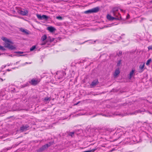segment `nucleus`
Returning <instances> with one entry per match:
<instances>
[{"label":"nucleus","mask_w":152,"mask_h":152,"mask_svg":"<svg viewBox=\"0 0 152 152\" xmlns=\"http://www.w3.org/2000/svg\"><path fill=\"white\" fill-rule=\"evenodd\" d=\"M110 14H107V18L109 20H121V17L118 12V9L117 8L113 9L110 12Z\"/></svg>","instance_id":"nucleus-1"},{"label":"nucleus","mask_w":152,"mask_h":152,"mask_svg":"<svg viewBox=\"0 0 152 152\" xmlns=\"http://www.w3.org/2000/svg\"><path fill=\"white\" fill-rule=\"evenodd\" d=\"M1 39L5 42L4 47L5 48L11 50H14L16 48L15 47L12 45L13 42L3 37L1 38Z\"/></svg>","instance_id":"nucleus-2"},{"label":"nucleus","mask_w":152,"mask_h":152,"mask_svg":"<svg viewBox=\"0 0 152 152\" xmlns=\"http://www.w3.org/2000/svg\"><path fill=\"white\" fill-rule=\"evenodd\" d=\"M10 105L7 104H5L2 105L1 107H0V114L2 113H5L7 111H10Z\"/></svg>","instance_id":"nucleus-3"},{"label":"nucleus","mask_w":152,"mask_h":152,"mask_svg":"<svg viewBox=\"0 0 152 152\" xmlns=\"http://www.w3.org/2000/svg\"><path fill=\"white\" fill-rule=\"evenodd\" d=\"M53 142H50L48 143L45 145L42 146L39 149V151L41 152L47 149L51 145L53 144Z\"/></svg>","instance_id":"nucleus-4"},{"label":"nucleus","mask_w":152,"mask_h":152,"mask_svg":"<svg viewBox=\"0 0 152 152\" xmlns=\"http://www.w3.org/2000/svg\"><path fill=\"white\" fill-rule=\"evenodd\" d=\"M66 75V73L63 71H58L56 73V77L58 79H62Z\"/></svg>","instance_id":"nucleus-5"},{"label":"nucleus","mask_w":152,"mask_h":152,"mask_svg":"<svg viewBox=\"0 0 152 152\" xmlns=\"http://www.w3.org/2000/svg\"><path fill=\"white\" fill-rule=\"evenodd\" d=\"M99 10V8L98 7H96L90 10L86 11L84 12L86 14L91 13H96L98 12Z\"/></svg>","instance_id":"nucleus-6"},{"label":"nucleus","mask_w":152,"mask_h":152,"mask_svg":"<svg viewBox=\"0 0 152 152\" xmlns=\"http://www.w3.org/2000/svg\"><path fill=\"white\" fill-rule=\"evenodd\" d=\"M40 81V79L37 78H33L30 81L29 83L33 85H37Z\"/></svg>","instance_id":"nucleus-7"},{"label":"nucleus","mask_w":152,"mask_h":152,"mask_svg":"<svg viewBox=\"0 0 152 152\" xmlns=\"http://www.w3.org/2000/svg\"><path fill=\"white\" fill-rule=\"evenodd\" d=\"M37 16L38 18L40 20H47L48 18V17L45 15H43L42 16L39 14H37Z\"/></svg>","instance_id":"nucleus-8"},{"label":"nucleus","mask_w":152,"mask_h":152,"mask_svg":"<svg viewBox=\"0 0 152 152\" xmlns=\"http://www.w3.org/2000/svg\"><path fill=\"white\" fill-rule=\"evenodd\" d=\"M18 12L23 15H26L28 13V11L26 10L23 9L22 10H18Z\"/></svg>","instance_id":"nucleus-9"},{"label":"nucleus","mask_w":152,"mask_h":152,"mask_svg":"<svg viewBox=\"0 0 152 152\" xmlns=\"http://www.w3.org/2000/svg\"><path fill=\"white\" fill-rule=\"evenodd\" d=\"M120 73V71L119 68H117L113 73V75L114 78L116 77Z\"/></svg>","instance_id":"nucleus-10"},{"label":"nucleus","mask_w":152,"mask_h":152,"mask_svg":"<svg viewBox=\"0 0 152 152\" xmlns=\"http://www.w3.org/2000/svg\"><path fill=\"white\" fill-rule=\"evenodd\" d=\"M98 83V80H94L93 82H92L91 84L90 85L91 87V88L94 87L95 86L97 85Z\"/></svg>","instance_id":"nucleus-11"},{"label":"nucleus","mask_w":152,"mask_h":152,"mask_svg":"<svg viewBox=\"0 0 152 152\" xmlns=\"http://www.w3.org/2000/svg\"><path fill=\"white\" fill-rule=\"evenodd\" d=\"M29 128V126H28V125H25L21 127H20V129L22 132L25 131L28 129Z\"/></svg>","instance_id":"nucleus-12"},{"label":"nucleus","mask_w":152,"mask_h":152,"mask_svg":"<svg viewBox=\"0 0 152 152\" xmlns=\"http://www.w3.org/2000/svg\"><path fill=\"white\" fill-rule=\"evenodd\" d=\"M134 71V70L132 69V71L130 72L129 73V75L128 77V78L129 79H131V78L133 77Z\"/></svg>","instance_id":"nucleus-13"},{"label":"nucleus","mask_w":152,"mask_h":152,"mask_svg":"<svg viewBox=\"0 0 152 152\" xmlns=\"http://www.w3.org/2000/svg\"><path fill=\"white\" fill-rule=\"evenodd\" d=\"M47 29L50 32H52L55 31L56 30L55 28L52 26H49L48 27Z\"/></svg>","instance_id":"nucleus-14"},{"label":"nucleus","mask_w":152,"mask_h":152,"mask_svg":"<svg viewBox=\"0 0 152 152\" xmlns=\"http://www.w3.org/2000/svg\"><path fill=\"white\" fill-rule=\"evenodd\" d=\"M50 100L51 98L50 97H46L45 98L43 101L45 104H47L48 103Z\"/></svg>","instance_id":"nucleus-15"},{"label":"nucleus","mask_w":152,"mask_h":152,"mask_svg":"<svg viewBox=\"0 0 152 152\" xmlns=\"http://www.w3.org/2000/svg\"><path fill=\"white\" fill-rule=\"evenodd\" d=\"M9 89L10 91L14 92L15 88L13 85H10L9 86Z\"/></svg>","instance_id":"nucleus-16"},{"label":"nucleus","mask_w":152,"mask_h":152,"mask_svg":"<svg viewBox=\"0 0 152 152\" xmlns=\"http://www.w3.org/2000/svg\"><path fill=\"white\" fill-rule=\"evenodd\" d=\"M145 111V110L144 109H141L138 110L137 111H136L135 112L133 113H132V114H136V113H141L142 112H143Z\"/></svg>","instance_id":"nucleus-17"},{"label":"nucleus","mask_w":152,"mask_h":152,"mask_svg":"<svg viewBox=\"0 0 152 152\" xmlns=\"http://www.w3.org/2000/svg\"><path fill=\"white\" fill-rule=\"evenodd\" d=\"M101 115H102L103 116H104L105 117H109L112 116L114 115V114H112L108 113H107V114H104L103 115H102V114Z\"/></svg>","instance_id":"nucleus-18"},{"label":"nucleus","mask_w":152,"mask_h":152,"mask_svg":"<svg viewBox=\"0 0 152 152\" xmlns=\"http://www.w3.org/2000/svg\"><path fill=\"white\" fill-rule=\"evenodd\" d=\"M118 24H114V23H111V24H109V25H105L104 26V27H111L112 26H114V25H117Z\"/></svg>","instance_id":"nucleus-19"},{"label":"nucleus","mask_w":152,"mask_h":152,"mask_svg":"<svg viewBox=\"0 0 152 152\" xmlns=\"http://www.w3.org/2000/svg\"><path fill=\"white\" fill-rule=\"evenodd\" d=\"M76 134L75 132H70L69 134V135L71 137H73L74 135V134Z\"/></svg>","instance_id":"nucleus-20"},{"label":"nucleus","mask_w":152,"mask_h":152,"mask_svg":"<svg viewBox=\"0 0 152 152\" xmlns=\"http://www.w3.org/2000/svg\"><path fill=\"white\" fill-rule=\"evenodd\" d=\"M47 39V36L46 35H44L41 38V40L42 41H44Z\"/></svg>","instance_id":"nucleus-21"},{"label":"nucleus","mask_w":152,"mask_h":152,"mask_svg":"<svg viewBox=\"0 0 152 152\" xmlns=\"http://www.w3.org/2000/svg\"><path fill=\"white\" fill-rule=\"evenodd\" d=\"M47 39L48 40H49L50 42H52L54 40V38L49 37Z\"/></svg>","instance_id":"nucleus-22"},{"label":"nucleus","mask_w":152,"mask_h":152,"mask_svg":"<svg viewBox=\"0 0 152 152\" xmlns=\"http://www.w3.org/2000/svg\"><path fill=\"white\" fill-rule=\"evenodd\" d=\"M151 61V58L148 59L147 61L146 64L148 66L149 65V64Z\"/></svg>","instance_id":"nucleus-23"},{"label":"nucleus","mask_w":152,"mask_h":152,"mask_svg":"<svg viewBox=\"0 0 152 152\" xmlns=\"http://www.w3.org/2000/svg\"><path fill=\"white\" fill-rule=\"evenodd\" d=\"M20 30L21 31L23 32L24 33H25L26 34H28V32H27V31L24 29H23V28H21V29H20Z\"/></svg>","instance_id":"nucleus-24"},{"label":"nucleus","mask_w":152,"mask_h":152,"mask_svg":"<svg viewBox=\"0 0 152 152\" xmlns=\"http://www.w3.org/2000/svg\"><path fill=\"white\" fill-rule=\"evenodd\" d=\"M144 67V64H143L142 65L141 64L139 66V68L141 69H142Z\"/></svg>","instance_id":"nucleus-25"},{"label":"nucleus","mask_w":152,"mask_h":152,"mask_svg":"<svg viewBox=\"0 0 152 152\" xmlns=\"http://www.w3.org/2000/svg\"><path fill=\"white\" fill-rule=\"evenodd\" d=\"M0 50L4 51L6 50V49L4 47L1 46L0 45Z\"/></svg>","instance_id":"nucleus-26"},{"label":"nucleus","mask_w":152,"mask_h":152,"mask_svg":"<svg viewBox=\"0 0 152 152\" xmlns=\"http://www.w3.org/2000/svg\"><path fill=\"white\" fill-rule=\"evenodd\" d=\"M35 48H36V46H33L30 48V50L31 51H33Z\"/></svg>","instance_id":"nucleus-27"},{"label":"nucleus","mask_w":152,"mask_h":152,"mask_svg":"<svg viewBox=\"0 0 152 152\" xmlns=\"http://www.w3.org/2000/svg\"><path fill=\"white\" fill-rule=\"evenodd\" d=\"M14 53H16L22 54L23 53V52H22V51H18L15 52H14Z\"/></svg>","instance_id":"nucleus-28"},{"label":"nucleus","mask_w":152,"mask_h":152,"mask_svg":"<svg viewBox=\"0 0 152 152\" xmlns=\"http://www.w3.org/2000/svg\"><path fill=\"white\" fill-rule=\"evenodd\" d=\"M96 148H94L92 149L91 150H89V151L90 152H94L95 151H96Z\"/></svg>","instance_id":"nucleus-29"},{"label":"nucleus","mask_w":152,"mask_h":152,"mask_svg":"<svg viewBox=\"0 0 152 152\" xmlns=\"http://www.w3.org/2000/svg\"><path fill=\"white\" fill-rule=\"evenodd\" d=\"M56 18L59 20H62V18L61 16H59L56 17Z\"/></svg>","instance_id":"nucleus-30"},{"label":"nucleus","mask_w":152,"mask_h":152,"mask_svg":"<svg viewBox=\"0 0 152 152\" xmlns=\"http://www.w3.org/2000/svg\"><path fill=\"white\" fill-rule=\"evenodd\" d=\"M148 49L149 50H152V45L148 46Z\"/></svg>","instance_id":"nucleus-31"},{"label":"nucleus","mask_w":152,"mask_h":152,"mask_svg":"<svg viewBox=\"0 0 152 152\" xmlns=\"http://www.w3.org/2000/svg\"><path fill=\"white\" fill-rule=\"evenodd\" d=\"M121 60H119L118 61V62L117 63V65L118 66H119L120 65V64L121 63Z\"/></svg>","instance_id":"nucleus-32"},{"label":"nucleus","mask_w":152,"mask_h":152,"mask_svg":"<svg viewBox=\"0 0 152 152\" xmlns=\"http://www.w3.org/2000/svg\"><path fill=\"white\" fill-rule=\"evenodd\" d=\"M115 115H121V116H124V115H125V114H115Z\"/></svg>","instance_id":"nucleus-33"},{"label":"nucleus","mask_w":152,"mask_h":152,"mask_svg":"<svg viewBox=\"0 0 152 152\" xmlns=\"http://www.w3.org/2000/svg\"><path fill=\"white\" fill-rule=\"evenodd\" d=\"M2 91H0V96H3L4 94H2Z\"/></svg>","instance_id":"nucleus-34"},{"label":"nucleus","mask_w":152,"mask_h":152,"mask_svg":"<svg viewBox=\"0 0 152 152\" xmlns=\"http://www.w3.org/2000/svg\"><path fill=\"white\" fill-rule=\"evenodd\" d=\"M6 66V65H3L1 66V68H2V69L4 68Z\"/></svg>","instance_id":"nucleus-35"},{"label":"nucleus","mask_w":152,"mask_h":152,"mask_svg":"<svg viewBox=\"0 0 152 152\" xmlns=\"http://www.w3.org/2000/svg\"><path fill=\"white\" fill-rule=\"evenodd\" d=\"M120 10L121 12H125V11L123 9H120Z\"/></svg>","instance_id":"nucleus-36"},{"label":"nucleus","mask_w":152,"mask_h":152,"mask_svg":"<svg viewBox=\"0 0 152 152\" xmlns=\"http://www.w3.org/2000/svg\"><path fill=\"white\" fill-rule=\"evenodd\" d=\"M118 54L119 55H121L122 54V52H121V51H119Z\"/></svg>","instance_id":"nucleus-37"},{"label":"nucleus","mask_w":152,"mask_h":152,"mask_svg":"<svg viewBox=\"0 0 152 152\" xmlns=\"http://www.w3.org/2000/svg\"><path fill=\"white\" fill-rule=\"evenodd\" d=\"M25 55H18V56H24Z\"/></svg>","instance_id":"nucleus-38"},{"label":"nucleus","mask_w":152,"mask_h":152,"mask_svg":"<svg viewBox=\"0 0 152 152\" xmlns=\"http://www.w3.org/2000/svg\"><path fill=\"white\" fill-rule=\"evenodd\" d=\"M19 62V61L17 62L15 64H18Z\"/></svg>","instance_id":"nucleus-39"},{"label":"nucleus","mask_w":152,"mask_h":152,"mask_svg":"<svg viewBox=\"0 0 152 152\" xmlns=\"http://www.w3.org/2000/svg\"><path fill=\"white\" fill-rule=\"evenodd\" d=\"M7 71H10L11 70V69H7Z\"/></svg>","instance_id":"nucleus-40"},{"label":"nucleus","mask_w":152,"mask_h":152,"mask_svg":"<svg viewBox=\"0 0 152 152\" xmlns=\"http://www.w3.org/2000/svg\"><path fill=\"white\" fill-rule=\"evenodd\" d=\"M3 54V53H0V56L1 55H2Z\"/></svg>","instance_id":"nucleus-41"},{"label":"nucleus","mask_w":152,"mask_h":152,"mask_svg":"<svg viewBox=\"0 0 152 152\" xmlns=\"http://www.w3.org/2000/svg\"><path fill=\"white\" fill-rule=\"evenodd\" d=\"M84 114H81V113H80V115H83Z\"/></svg>","instance_id":"nucleus-42"},{"label":"nucleus","mask_w":152,"mask_h":152,"mask_svg":"<svg viewBox=\"0 0 152 152\" xmlns=\"http://www.w3.org/2000/svg\"><path fill=\"white\" fill-rule=\"evenodd\" d=\"M10 65H12V64H8V66H10Z\"/></svg>","instance_id":"nucleus-43"},{"label":"nucleus","mask_w":152,"mask_h":152,"mask_svg":"<svg viewBox=\"0 0 152 152\" xmlns=\"http://www.w3.org/2000/svg\"><path fill=\"white\" fill-rule=\"evenodd\" d=\"M149 113L150 114H152V113H151L150 112H149Z\"/></svg>","instance_id":"nucleus-44"},{"label":"nucleus","mask_w":152,"mask_h":152,"mask_svg":"<svg viewBox=\"0 0 152 152\" xmlns=\"http://www.w3.org/2000/svg\"><path fill=\"white\" fill-rule=\"evenodd\" d=\"M128 17H129V16H127L126 17H127V18H128Z\"/></svg>","instance_id":"nucleus-45"},{"label":"nucleus","mask_w":152,"mask_h":152,"mask_svg":"<svg viewBox=\"0 0 152 152\" xmlns=\"http://www.w3.org/2000/svg\"><path fill=\"white\" fill-rule=\"evenodd\" d=\"M44 43H42V44H41V45H44Z\"/></svg>","instance_id":"nucleus-46"},{"label":"nucleus","mask_w":152,"mask_h":152,"mask_svg":"<svg viewBox=\"0 0 152 152\" xmlns=\"http://www.w3.org/2000/svg\"><path fill=\"white\" fill-rule=\"evenodd\" d=\"M147 137H149H149L148 136V135H147Z\"/></svg>","instance_id":"nucleus-47"},{"label":"nucleus","mask_w":152,"mask_h":152,"mask_svg":"<svg viewBox=\"0 0 152 152\" xmlns=\"http://www.w3.org/2000/svg\"><path fill=\"white\" fill-rule=\"evenodd\" d=\"M116 134H118V131H117V132H116Z\"/></svg>","instance_id":"nucleus-48"},{"label":"nucleus","mask_w":152,"mask_h":152,"mask_svg":"<svg viewBox=\"0 0 152 152\" xmlns=\"http://www.w3.org/2000/svg\"><path fill=\"white\" fill-rule=\"evenodd\" d=\"M15 68H12V69H15Z\"/></svg>","instance_id":"nucleus-49"},{"label":"nucleus","mask_w":152,"mask_h":152,"mask_svg":"<svg viewBox=\"0 0 152 152\" xmlns=\"http://www.w3.org/2000/svg\"><path fill=\"white\" fill-rule=\"evenodd\" d=\"M128 16H129V15H128Z\"/></svg>","instance_id":"nucleus-50"},{"label":"nucleus","mask_w":152,"mask_h":152,"mask_svg":"<svg viewBox=\"0 0 152 152\" xmlns=\"http://www.w3.org/2000/svg\"><path fill=\"white\" fill-rule=\"evenodd\" d=\"M10 56H12V55H10Z\"/></svg>","instance_id":"nucleus-51"},{"label":"nucleus","mask_w":152,"mask_h":152,"mask_svg":"<svg viewBox=\"0 0 152 152\" xmlns=\"http://www.w3.org/2000/svg\"><path fill=\"white\" fill-rule=\"evenodd\" d=\"M129 139V138H127V139Z\"/></svg>","instance_id":"nucleus-52"},{"label":"nucleus","mask_w":152,"mask_h":152,"mask_svg":"<svg viewBox=\"0 0 152 152\" xmlns=\"http://www.w3.org/2000/svg\"><path fill=\"white\" fill-rule=\"evenodd\" d=\"M113 150H111V151H113Z\"/></svg>","instance_id":"nucleus-53"},{"label":"nucleus","mask_w":152,"mask_h":152,"mask_svg":"<svg viewBox=\"0 0 152 152\" xmlns=\"http://www.w3.org/2000/svg\"><path fill=\"white\" fill-rule=\"evenodd\" d=\"M26 64H27L28 63H27V62H26Z\"/></svg>","instance_id":"nucleus-54"},{"label":"nucleus","mask_w":152,"mask_h":152,"mask_svg":"<svg viewBox=\"0 0 152 152\" xmlns=\"http://www.w3.org/2000/svg\"><path fill=\"white\" fill-rule=\"evenodd\" d=\"M5 74V73H4L3 74L4 75Z\"/></svg>","instance_id":"nucleus-55"}]
</instances>
